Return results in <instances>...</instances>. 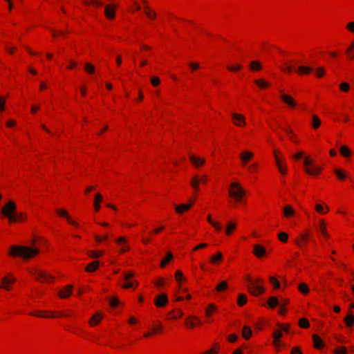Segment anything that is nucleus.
<instances>
[{
  "instance_id": "f8f14e48",
  "label": "nucleus",
  "mask_w": 354,
  "mask_h": 354,
  "mask_svg": "<svg viewBox=\"0 0 354 354\" xmlns=\"http://www.w3.org/2000/svg\"><path fill=\"white\" fill-rule=\"evenodd\" d=\"M274 158L276 160V163H277V167H278L279 171L281 174H286V171H287L286 167V165H284L281 163V159L278 156V152L277 151H274Z\"/></svg>"
},
{
  "instance_id": "680f3d73",
  "label": "nucleus",
  "mask_w": 354,
  "mask_h": 354,
  "mask_svg": "<svg viewBox=\"0 0 354 354\" xmlns=\"http://www.w3.org/2000/svg\"><path fill=\"white\" fill-rule=\"evenodd\" d=\"M315 210L320 214H326V211H324L323 206L320 204H317L315 205Z\"/></svg>"
},
{
  "instance_id": "7c9ffc66",
  "label": "nucleus",
  "mask_w": 354,
  "mask_h": 354,
  "mask_svg": "<svg viewBox=\"0 0 354 354\" xmlns=\"http://www.w3.org/2000/svg\"><path fill=\"white\" fill-rule=\"evenodd\" d=\"M268 304L270 308H274L279 305V300L275 297H270L268 300Z\"/></svg>"
},
{
  "instance_id": "3c124183",
  "label": "nucleus",
  "mask_w": 354,
  "mask_h": 354,
  "mask_svg": "<svg viewBox=\"0 0 354 354\" xmlns=\"http://www.w3.org/2000/svg\"><path fill=\"white\" fill-rule=\"evenodd\" d=\"M273 337L274 339V342L277 343L278 340L282 337V333L279 330H276L273 333Z\"/></svg>"
},
{
  "instance_id": "412c9836",
  "label": "nucleus",
  "mask_w": 354,
  "mask_h": 354,
  "mask_svg": "<svg viewBox=\"0 0 354 354\" xmlns=\"http://www.w3.org/2000/svg\"><path fill=\"white\" fill-rule=\"evenodd\" d=\"M99 261H94L90 263L85 268L86 272H92L96 270L99 266Z\"/></svg>"
},
{
  "instance_id": "423d86ee",
  "label": "nucleus",
  "mask_w": 354,
  "mask_h": 354,
  "mask_svg": "<svg viewBox=\"0 0 354 354\" xmlns=\"http://www.w3.org/2000/svg\"><path fill=\"white\" fill-rule=\"evenodd\" d=\"M242 165L245 167L247 166V163L254 157V153L251 151H243L239 155Z\"/></svg>"
},
{
  "instance_id": "bb28decb",
  "label": "nucleus",
  "mask_w": 354,
  "mask_h": 354,
  "mask_svg": "<svg viewBox=\"0 0 354 354\" xmlns=\"http://www.w3.org/2000/svg\"><path fill=\"white\" fill-rule=\"evenodd\" d=\"M207 220L217 231L220 232L221 230V225L218 222L213 221L210 215H208Z\"/></svg>"
},
{
  "instance_id": "473e14b6",
  "label": "nucleus",
  "mask_w": 354,
  "mask_h": 354,
  "mask_svg": "<svg viewBox=\"0 0 354 354\" xmlns=\"http://www.w3.org/2000/svg\"><path fill=\"white\" fill-rule=\"evenodd\" d=\"M247 302V297L245 294H239L238 296L237 303L239 306H242Z\"/></svg>"
},
{
  "instance_id": "b1692460",
  "label": "nucleus",
  "mask_w": 354,
  "mask_h": 354,
  "mask_svg": "<svg viewBox=\"0 0 354 354\" xmlns=\"http://www.w3.org/2000/svg\"><path fill=\"white\" fill-rule=\"evenodd\" d=\"M313 342H314V346L316 348H321L323 346L322 340L318 335H313Z\"/></svg>"
},
{
  "instance_id": "72a5a7b5",
  "label": "nucleus",
  "mask_w": 354,
  "mask_h": 354,
  "mask_svg": "<svg viewBox=\"0 0 354 354\" xmlns=\"http://www.w3.org/2000/svg\"><path fill=\"white\" fill-rule=\"evenodd\" d=\"M321 121L319 118L316 115H314L312 117V126L314 129H317L320 126Z\"/></svg>"
},
{
  "instance_id": "69168bd1",
  "label": "nucleus",
  "mask_w": 354,
  "mask_h": 354,
  "mask_svg": "<svg viewBox=\"0 0 354 354\" xmlns=\"http://www.w3.org/2000/svg\"><path fill=\"white\" fill-rule=\"evenodd\" d=\"M346 348L344 347H340L335 351L336 354H346Z\"/></svg>"
},
{
  "instance_id": "f3484780",
  "label": "nucleus",
  "mask_w": 354,
  "mask_h": 354,
  "mask_svg": "<svg viewBox=\"0 0 354 354\" xmlns=\"http://www.w3.org/2000/svg\"><path fill=\"white\" fill-rule=\"evenodd\" d=\"M193 202H191L190 204H183L180 205H175V210L178 214H182L184 211H187L189 209L192 207Z\"/></svg>"
},
{
  "instance_id": "5701e85b",
  "label": "nucleus",
  "mask_w": 354,
  "mask_h": 354,
  "mask_svg": "<svg viewBox=\"0 0 354 354\" xmlns=\"http://www.w3.org/2000/svg\"><path fill=\"white\" fill-rule=\"evenodd\" d=\"M319 231L322 233V234L326 237H328V234L327 232L326 228V223L324 221H320L319 225L318 227Z\"/></svg>"
},
{
  "instance_id": "6e6552de",
  "label": "nucleus",
  "mask_w": 354,
  "mask_h": 354,
  "mask_svg": "<svg viewBox=\"0 0 354 354\" xmlns=\"http://www.w3.org/2000/svg\"><path fill=\"white\" fill-rule=\"evenodd\" d=\"M189 160L196 167H201L205 162V159L204 158L197 157L193 154L189 155Z\"/></svg>"
},
{
  "instance_id": "0eeeda50",
  "label": "nucleus",
  "mask_w": 354,
  "mask_h": 354,
  "mask_svg": "<svg viewBox=\"0 0 354 354\" xmlns=\"http://www.w3.org/2000/svg\"><path fill=\"white\" fill-rule=\"evenodd\" d=\"M232 117L235 125L242 127L245 124V117L243 115L233 113Z\"/></svg>"
},
{
  "instance_id": "a878e982",
  "label": "nucleus",
  "mask_w": 354,
  "mask_h": 354,
  "mask_svg": "<svg viewBox=\"0 0 354 354\" xmlns=\"http://www.w3.org/2000/svg\"><path fill=\"white\" fill-rule=\"evenodd\" d=\"M102 201V196L100 194H97L95 197L94 207L95 211H99L100 209V203Z\"/></svg>"
},
{
  "instance_id": "5fc2aeb1",
  "label": "nucleus",
  "mask_w": 354,
  "mask_h": 354,
  "mask_svg": "<svg viewBox=\"0 0 354 354\" xmlns=\"http://www.w3.org/2000/svg\"><path fill=\"white\" fill-rule=\"evenodd\" d=\"M349 84L346 82H342L339 84V88L342 91H348L349 89Z\"/></svg>"
},
{
  "instance_id": "ddd939ff",
  "label": "nucleus",
  "mask_w": 354,
  "mask_h": 354,
  "mask_svg": "<svg viewBox=\"0 0 354 354\" xmlns=\"http://www.w3.org/2000/svg\"><path fill=\"white\" fill-rule=\"evenodd\" d=\"M73 288V287L72 285L66 286L64 289L59 292V296L63 299L68 297L71 295Z\"/></svg>"
},
{
  "instance_id": "bf43d9fd",
  "label": "nucleus",
  "mask_w": 354,
  "mask_h": 354,
  "mask_svg": "<svg viewBox=\"0 0 354 354\" xmlns=\"http://www.w3.org/2000/svg\"><path fill=\"white\" fill-rule=\"evenodd\" d=\"M151 82L153 86H156L160 84V80L158 77H153L151 79Z\"/></svg>"
},
{
  "instance_id": "09e8293b",
  "label": "nucleus",
  "mask_w": 354,
  "mask_h": 354,
  "mask_svg": "<svg viewBox=\"0 0 354 354\" xmlns=\"http://www.w3.org/2000/svg\"><path fill=\"white\" fill-rule=\"evenodd\" d=\"M15 279H10L5 277L2 279V283L0 286H7L12 283L15 281Z\"/></svg>"
},
{
  "instance_id": "1a4fd4ad",
  "label": "nucleus",
  "mask_w": 354,
  "mask_h": 354,
  "mask_svg": "<svg viewBox=\"0 0 354 354\" xmlns=\"http://www.w3.org/2000/svg\"><path fill=\"white\" fill-rule=\"evenodd\" d=\"M281 99L284 103L291 108L295 107L297 104V102L289 95L281 94Z\"/></svg>"
},
{
  "instance_id": "4d7b16f0",
  "label": "nucleus",
  "mask_w": 354,
  "mask_h": 354,
  "mask_svg": "<svg viewBox=\"0 0 354 354\" xmlns=\"http://www.w3.org/2000/svg\"><path fill=\"white\" fill-rule=\"evenodd\" d=\"M241 68H242V66L239 64H236L235 66H227V69L231 71H237Z\"/></svg>"
},
{
  "instance_id": "dca6fc26",
  "label": "nucleus",
  "mask_w": 354,
  "mask_h": 354,
  "mask_svg": "<svg viewBox=\"0 0 354 354\" xmlns=\"http://www.w3.org/2000/svg\"><path fill=\"white\" fill-rule=\"evenodd\" d=\"M115 8L112 5H107L105 8L104 14L108 19H113L115 17Z\"/></svg>"
},
{
  "instance_id": "20e7f679",
  "label": "nucleus",
  "mask_w": 354,
  "mask_h": 354,
  "mask_svg": "<svg viewBox=\"0 0 354 354\" xmlns=\"http://www.w3.org/2000/svg\"><path fill=\"white\" fill-rule=\"evenodd\" d=\"M246 280H248L250 282V292L257 296L260 294H262L264 292V288L263 286L258 284V283H260L262 281V279L261 278H258L255 281H252L249 276L246 277Z\"/></svg>"
},
{
  "instance_id": "f704fd0d",
  "label": "nucleus",
  "mask_w": 354,
  "mask_h": 354,
  "mask_svg": "<svg viewBox=\"0 0 354 354\" xmlns=\"http://www.w3.org/2000/svg\"><path fill=\"white\" fill-rule=\"evenodd\" d=\"M223 258V255L221 252H218L216 254L212 256L210 259V261L213 263H216L217 262L220 261Z\"/></svg>"
},
{
  "instance_id": "603ef678",
  "label": "nucleus",
  "mask_w": 354,
  "mask_h": 354,
  "mask_svg": "<svg viewBox=\"0 0 354 354\" xmlns=\"http://www.w3.org/2000/svg\"><path fill=\"white\" fill-rule=\"evenodd\" d=\"M316 75L318 77H322L325 74V70L323 67H319L315 71Z\"/></svg>"
},
{
  "instance_id": "052dcab7",
  "label": "nucleus",
  "mask_w": 354,
  "mask_h": 354,
  "mask_svg": "<svg viewBox=\"0 0 354 354\" xmlns=\"http://www.w3.org/2000/svg\"><path fill=\"white\" fill-rule=\"evenodd\" d=\"M192 320H193V319H189V317L186 319V321H185V324H186V325H187L188 327H189V328H194V327H195V326H196L195 323H194L193 321H192Z\"/></svg>"
},
{
  "instance_id": "864d4df0",
  "label": "nucleus",
  "mask_w": 354,
  "mask_h": 354,
  "mask_svg": "<svg viewBox=\"0 0 354 354\" xmlns=\"http://www.w3.org/2000/svg\"><path fill=\"white\" fill-rule=\"evenodd\" d=\"M216 309V307L214 304H209L206 309V315L209 316L211 313Z\"/></svg>"
},
{
  "instance_id": "58836bf2",
  "label": "nucleus",
  "mask_w": 354,
  "mask_h": 354,
  "mask_svg": "<svg viewBox=\"0 0 354 354\" xmlns=\"http://www.w3.org/2000/svg\"><path fill=\"white\" fill-rule=\"evenodd\" d=\"M298 289L303 294H307L309 292L308 286L304 283L299 284Z\"/></svg>"
},
{
  "instance_id": "4468645a",
  "label": "nucleus",
  "mask_w": 354,
  "mask_h": 354,
  "mask_svg": "<svg viewBox=\"0 0 354 354\" xmlns=\"http://www.w3.org/2000/svg\"><path fill=\"white\" fill-rule=\"evenodd\" d=\"M56 212H57V213L59 216H63V217H65V218L67 219V221H68L71 224H72V225H75V226H76V227H77V226H78V224H77V222H75V221H73L71 220V217L69 216V215H68V212H67L66 210L59 209H57V211H56Z\"/></svg>"
},
{
  "instance_id": "c9c22d12",
  "label": "nucleus",
  "mask_w": 354,
  "mask_h": 354,
  "mask_svg": "<svg viewBox=\"0 0 354 354\" xmlns=\"http://www.w3.org/2000/svg\"><path fill=\"white\" fill-rule=\"evenodd\" d=\"M173 259V255L171 252H168L165 259L162 260L160 266L164 268L169 262Z\"/></svg>"
},
{
  "instance_id": "cd10ccee",
  "label": "nucleus",
  "mask_w": 354,
  "mask_h": 354,
  "mask_svg": "<svg viewBox=\"0 0 354 354\" xmlns=\"http://www.w3.org/2000/svg\"><path fill=\"white\" fill-rule=\"evenodd\" d=\"M300 74H308L313 71V68L309 66H301L297 68Z\"/></svg>"
},
{
  "instance_id": "f257e3e1",
  "label": "nucleus",
  "mask_w": 354,
  "mask_h": 354,
  "mask_svg": "<svg viewBox=\"0 0 354 354\" xmlns=\"http://www.w3.org/2000/svg\"><path fill=\"white\" fill-rule=\"evenodd\" d=\"M39 253V250L24 245H12L10 254L14 257H21L24 259H28Z\"/></svg>"
},
{
  "instance_id": "6e6d98bb",
  "label": "nucleus",
  "mask_w": 354,
  "mask_h": 354,
  "mask_svg": "<svg viewBox=\"0 0 354 354\" xmlns=\"http://www.w3.org/2000/svg\"><path fill=\"white\" fill-rule=\"evenodd\" d=\"M145 14L149 18V19H155L156 17V14L154 11L151 10H149L148 11H146L145 12Z\"/></svg>"
},
{
  "instance_id": "a211bd4d",
  "label": "nucleus",
  "mask_w": 354,
  "mask_h": 354,
  "mask_svg": "<svg viewBox=\"0 0 354 354\" xmlns=\"http://www.w3.org/2000/svg\"><path fill=\"white\" fill-rule=\"evenodd\" d=\"M191 186L192 187L196 192L199 190V184L200 183V178L198 176L196 175L193 176V178L191 180Z\"/></svg>"
},
{
  "instance_id": "4c0bfd02",
  "label": "nucleus",
  "mask_w": 354,
  "mask_h": 354,
  "mask_svg": "<svg viewBox=\"0 0 354 354\" xmlns=\"http://www.w3.org/2000/svg\"><path fill=\"white\" fill-rule=\"evenodd\" d=\"M183 315V312L180 310H177L176 311H171L169 313V318L170 319H177Z\"/></svg>"
},
{
  "instance_id": "9b49d317",
  "label": "nucleus",
  "mask_w": 354,
  "mask_h": 354,
  "mask_svg": "<svg viewBox=\"0 0 354 354\" xmlns=\"http://www.w3.org/2000/svg\"><path fill=\"white\" fill-rule=\"evenodd\" d=\"M168 301L167 297L165 294H162L157 296L154 303L157 307L164 306Z\"/></svg>"
},
{
  "instance_id": "338daca9",
  "label": "nucleus",
  "mask_w": 354,
  "mask_h": 354,
  "mask_svg": "<svg viewBox=\"0 0 354 354\" xmlns=\"http://www.w3.org/2000/svg\"><path fill=\"white\" fill-rule=\"evenodd\" d=\"M290 354H303L299 347H294L292 348Z\"/></svg>"
},
{
  "instance_id": "a18cd8bd",
  "label": "nucleus",
  "mask_w": 354,
  "mask_h": 354,
  "mask_svg": "<svg viewBox=\"0 0 354 354\" xmlns=\"http://www.w3.org/2000/svg\"><path fill=\"white\" fill-rule=\"evenodd\" d=\"M254 83L261 88H266L268 86V83L264 80H254Z\"/></svg>"
},
{
  "instance_id": "49530a36",
  "label": "nucleus",
  "mask_w": 354,
  "mask_h": 354,
  "mask_svg": "<svg viewBox=\"0 0 354 354\" xmlns=\"http://www.w3.org/2000/svg\"><path fill=\"white\" fill-rule=\"evenodd\" d=\"M346 53L351 58L354 57V41L351 43V46L346 50Z\"/></svg>"
},
{
  "instance_id": "9d476101",
  "label": "nucleus",
  "mask_w": 354,
  "mask_h": 354,
  "mask_svg": "<svg viewBox=\"0 0 354 354\" xmlns=\"http://www.w3.org/2000/svg\"><path fill=\"white\" fill-rule=\"evenodd\" d=\"M253 253L257 257L261 258L266 254V249L261 245L255 244L254 245Z\"/></svg>"
},
{
  "instance_id": "c03bdc74",
  "label": "nucleus",
  "mask_w": 354,
  "mask_h": 354,
  "mask_svg": "<svg viewBox=\"0 0 354 354\" xmlns=\"http://www.w3.org/2000/svg\"><path fill=\"white\" fill-rule=\"evenodd\" d=\"M26 218V215L22 213V212H20V213H17L16 212L15 216H14V218L15 219V222H19V221H23L24 218Z\"/></svg>"
},
{
  "instance_id": "39448f33",
  "label": "nucleus",
  "mask_w": 354,
  "mask_h": 354,
  "mask_svg": "<svg viewBox=\"0 0 354 354\" xmlns=\"http://www.w3.org/2000/svg\"><path fill=\"white\" fill-rule=\"evenodd\" d=\"M30 274L37 281L41 282H48L53 279V277L50 274L39 269H35V270L30 271Z\"/></svg>"
},
{
  "instance_id": "7ed1b4c3",
  "label": "nucleus",
  "mask_w": 354,
  "mask_h": 354,
  "mask_svg": "<svg viewBox=\"0 0 354 354\" xmlns=\"http://www.w3.org/2000/svg\"><path fill=\"white\" fill-rule=\"evenodd\" d=\"M16 211V204L12 201H8L1 209L2 214L8 218L10 223H15L14 216Z\"/></svg>"
},
{
  "instance_id": "a19ab883",
  "label": "nucleus",
  "mask_w": 354,
  "mask_h": 354,
  "mask_svg": "<svg viewBox=\"0 0 354 354\" xmlns=\"http://www.w3.org/2000/svg\"><path fill=\"white\" fill-rule=\"evenodd\" d=\"M84 70L89 74H93L95 71V66L91 63H86L84 66Z\"/></svg>"
},
{
  "instance_id": "2eb2a0df",
  "label": "nucleus",
  "mask_w": 354,
  "mask_h": 354,
  "mask_svg": "<svg viewBox=\"0 0 354 354\" xmlns=\"http://www.w3.org/2000/svg\"><path fill=\"white\" fill-rule=\"evenodd\" d=\"M299 239H296L295 241V243L301 248H303L306 244V242L308 241V235L306 234H301L300 236H299Z\"/></svg>"
},
{
  "instance_id": "37998d69",
  "label": "nucleus",
  "mask_w": 354,
  "mask_h": 354,
  "mask_svg": "<svg viewBox=\"0 0 354 354\" xmlns=\"http://www.w3.org/2000/svg\"><path fill=\"white\" fill-rule=\"evenodd\" d=\"M278 239L283 243H286L288 241V235L287 233L281 232L278 234Z\"/></svg>"
},
{
  "instance_id": "393cba45",
  "label": "nucleus",
  "mask_w": 354,
  "mask_h": 354,
  "mask_svg": "<svg viewBox=\"0 0 354 354\" xmlns=\"http://www.w3.org/2000/svg\"><path fill=\"white\" fill-rule=\"evenodd\" d=\"M236 227V225L235 223L232 221H229L227 223V226L225 229V232L227 235H230L234 230Z\"/></svg>"
},
{
  "instance_id": "f03ea898",
  "label": "nucleus",
  "mask_w": 354,
  "mask_h": 354,
  "mask_svg": "<svg viewBox=\"0 0 354 354\" xmlns=\"http://www.w3.org/2000/svg\"><path fill=\"white\" fill-rule=\"evenodd\" d=\"M229 194L231 197L234 198L236 201L241 202L245 192L240 184L232 183L229 189Z\"/></svg>"
},
{
  "instance_id": "de8ad7c7",
  "label": "nucleus",
  "mask_w": 354,
  "mask_h": 354,
  "mask_svg": "<svg viewBox=\"0 0 354 354\" xmlns=\"http://www.w3.org/2000/svg\"><path fill=\"white\" fill-rule=\"evenodd\" d=\"M103 254V252L102 251H96V250H93V251H91L88 254V255L92 257V258H98L100 257L101 255H102Z\"/></svg>"
},
{
  "instance_id": "13d9d810",
  "label": "nucleus",
  "mask_w": 354,
  "mask_h": 354,
  "mask_svg": "<svg viewBox=\"0 0 354 354\" xmlns=\"http://www.w3.org/2000/svg\"><path fill=\"white\" fill-rule=\"evenodd\" d=\"M304 164L305 165V168L310 167L312 165H313L312 160L308 157L305 158Z\"/></svg>"
},
{
  "instance_id": "ea45409f",
  "label": "nucleus",
  "mask_w": 354,
  "mask_h": 354,
  "mask_svg": "<svg viewBox=\"0 0 354 354\" xmlns=\"http://www.w3.org/2000/svg\"><path fill=\"white\" fill-rule=\"evenodd\" d=\"M299 325L301 328H307L310 326L309 322L306 318H301L299 321Z\"/></svg>"
},
{
  "instance_id": "c756f323",
  "label": "nucleus",
  "mask_w": 354,
  "mask_h": 354,
  "mask_svg": "<svg viewBox=\"0 0 354 354\" xmlns=\"http://www.w3.org/2000/svg\"><path fill=\"white\" fill-rule=\"evenodd\" d=\"M250 68L253 71H257L261 69V63L258 61H253L250 64Z\"/></svg>"
},
{
  "instance_id": "c85d7f7f",
  "label": "nucleus",
  "mask_w": 354,
  "mask_h": 354,
  "mask_svg": "<svg viewBox=\"0 0 354 354\" xmlns=\"http://www.w3.org/2000/svg\"><path fill=\"white\" fill-rule=\"evenodd\" d=\"M252 330L248 326H244L242 330V335L244 338L248 339L252 335Z\"/></svg>"
},
{
  "instance_id": "e433bc0d",
  "label": "nucleus",
  "mask_w": 354,
  "mask_h": 354,
  "mask_svg": "<svg viewBox=\"0 0 354 354\" xmlns=\"http://www.w3.org/2000/svg\"><path fill=\"white\" fill-rule=\"evenodd\" d=\"M339 151L340 153L345 157L348 156L351 154L350 149L345 145L340 147Z\"/></svg>"
},
{
  "instance_id": "8fccbe9b",
  "label": "nucleus",
  "mask_w": 354,
  "mask_h": 354,
  "mask_svg": "<svg viewBox=\"0 0 354 354\" xmlns=\"http://www.w3.org/2000/svg\"><path fill=\"white\" fill-rule=\"evenodd\" d=\"M270 282L273 284L274 288L279 289L280 288L279 282L273 277H270Z\"/></svg>"
},
{
  "instance_id": "79ce46f5",
  "label": "nucleus",
  "mask_w": 354,
  "mask_h": 354,
  "mask_svg": "<svg viewBox=\"0 0 354 354\" xmlns=\"http://www.w3.org/2000/svg\"><path fill=\"white\" fill-rule=\"evenodd\" d=\"M227 283L226 281H223L221 282L219 284H218V286L216 288V290L218 292H221V291L227 289Z\"/></svg>"
},
{
  "instance_id": "2f4dec72",
  "label": "nucleus",
  "mask_w": 354,
  "mask_h": 354,
  "mask_svg": "<svg viewBox=\"0 0 354 354\" xmlns=\"http://www.w3.org/2000/svg\"><path fill=\"white\" fill-rule=\"evenodd\" d=\"M344 322L348 326H352L354 324V316L349 313L344 319Z\"/></svg>"
},
{
  "instance_id": "0e129e2a",
  "label": "nucleus",
  "mask_w": 354,
  "mask_h": 354,
  "mask_svg": "<svg viewBox=\"0 0 354 354\" xmlns=\"http://www.w3.org/2000/svg\"><path fill=\"white\" fill-rule=\"evenodd\" d=\"M176 281H179L183 279V272L180 270H177L175 274Z\"/></svg>"
},
{
  "instance_id": "774afa93",
  "label": "nucleus",
  "mask_w": 354,
  "mask_h": 354,
  "mask_svg": "<svg viewBox=\"0 0 354 354\" xmlns=\"http://www.w3.org/2000/svg\"><path fill=\"white\" fill-rule=\"evenodd\" d=\"M346 28L349 31L354 32V22H349L347 24Z\"/></svg>"
},
{
  "instance_id": "aec40b11",
  "label": "nucleus",
  "mask_w": 354,
  "mask_h": 354,
  "mask_svg": "<svg viewBox=\"0 0 354 354\" xmlns=\"http://www.w3.org/2000/svg\"><path fill=\"white\" fill-rule=\"evenodd\" d=\"M283 213L286 218L294 216L295 212L290 205H286L283 207Z\"/></svg>"
},
{
  "instance_id": "6ab92c4d",
  "label": "nucleus",
  "mask_w": 354,
  "mask_h": 354,
  "mask_svg": "<svg viewBox=\"0 0 354 354\" xmlns=\"http://www.w3.org/2000/svg\"><path fill=\"white\" fill-rule=\"evenodd\" d=\"M304 169L305 171L310 175H317L321 170L320 167L315 165H312L310 167L304 168Z\"/></svg>"
},
{
  "instance_id": "4be33fe9",
  "label": "nucleus",
  "mask_w": 354,
  "mask_h": 354,
  "mask_svg": "<svg viewBox=\"0 0 354 354\" xmlns=\"http://www.w3.org/2000/svg\"><path fill=\"white\" fill-rule=\"evenodd\" d=\"M102 318V315L100 313H97L92 316L91 319L89 321V324L91 326H94L95 324H98L101 319Z\"/></svg>"
},
{
  "instance_id": "e2e57ef3",
  "label": "nucleus",
  "mask_w": 354,
  "mask_h": 354,
  "mask_svg": "<svg viewBox=\"0 0 354 354\" xmlns=\"http://www.w3.org/2000/svg\"><path fill=\"white\" fill-rule=\"evenodd\" d=\"M119 303H120V301H119V300L116 297H113L110 300V305L112 307H116L119 304Z\"/></svg>"
}]
</instances>
